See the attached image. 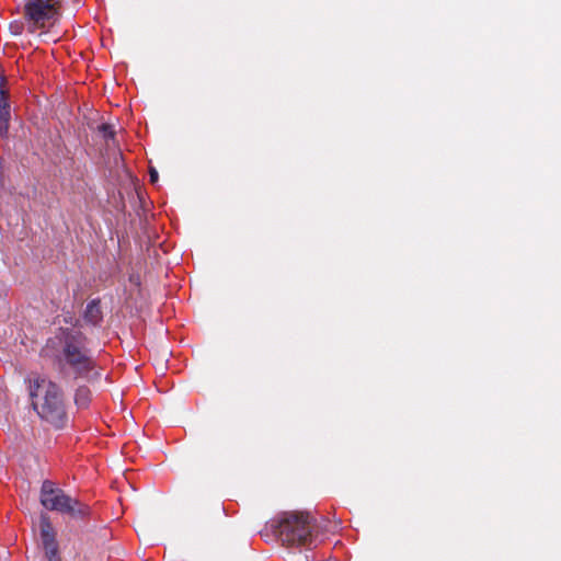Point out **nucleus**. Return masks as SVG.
<instances>
[{
    "mask_svg": "<svg viewBox=\"0 0 561 561\" xmlns=\"http://www.w3.org/2000/svg\"><path fill=\"white\" fill-rule=\"evenodd\" d=\"M87 336L79 330L59 328L55 337L47 341V347L58 344L60 346L57 356L59 363L68 366L76 378L94 381L100 379L101 374L96 370V363L87 347Z\"/></svg>",
    "mask_w": 561,
    "mask_h": 561,
    "instance_id": "f257e3e1",
    "label": "nucleus"
},
{
    "mask_svg": "<svg viewBox=\"0 0 561 561\" xmlns=\"http://www.w3.org/2000/svg\"><path fill=\"white\" fill-rule=\"evenodd\" d=\"M30 396L32 405L42 421L56 430L67 425L68 413L61 388L44 377L31 381Z\"/></svg>",
    "mask_w": 561,
    "mask_h": 561,
    "instance_id": "f03ea898",
    "label": "nucleus"
},
{
    "mask_svg": "<svg viewBox=\"0 0 561 561\" xmlns=\"http://www.w3.org/2000/svg\"><path fill=\"white\" fill-rule=\"evenodd\" d=\"M271 528L284 543L306 547L317 545L316 519L308 512H282L271 520Z\"/></svg>",
    "mask_w": 561,
    "mask_h": 561,
    "instance_id": "7ed1b4c3",
    "label": "nucleus"
},
{
    "mask_svg": "<svg viewBox=\"0 0 561 561\" xmlns=\"http://www.w3.org/2000/svg\"><path fill=\"white\" fill-rule=\"evenodd\" d=\"M41 504L49 511L83 519L90 515V506L66 494L55 483L45 480L41 488Z\"/></svg>",
    "mask_w": 561,
    "mask_h": 561,
    "instance_id": "20e7f679",
    "label": "nucleus"
},
{
    "mask_svg": "<svg viewBox=\"0 0 561 561\" xmlns=\"http://www.w3.org/2000/svg\"><path fill=\"white\" fill-rule=\"evenodd\" d=\"M60 15V0H26L23 7V18L31 33L53 26Z\"/></svg>",
    "mask_w": 561,
    "mask_h": 561,
    "instance_id": "39448f33",
    "label": "nucleus"
},
{
    "mask_svg": "<svg viewBox=\"0 0 561 561\" xmlns=\"http://www.w3.org/2000/svg\"><path fill=\"white\" fill-rule=\"evenodd\" d=\"M39 533L42 547L44 549L46 559L48 561H61L59 545L56 538V530L53 527L49 518L46 516H42L41 518Z\"/></svg>",
    "mask_w": 561,
    "mask_h": 561,
    "instance_id": "423d86ee",
    "label": "nucleus"
},
{
    "mask_svg": "<svg viewBox=\"0 0 561 561\" xmlns=\"http://www.w3.org/2000/svg\"><path fill=\"white\" fill-rule=\"evenodd\" d=\"M83 320L91 325H99L103 320V313L101 309V300L92 299L88 302L84 312Z\"/></svg>",
    "mask_w": 561,
    "mask_h": 561,
    "instance_id": "0eeeda50",
    "label": "nucleus"
},
{
    "mask_svg": "<svg viewBox=\"0 0 561 561\" xmlns=\"http://www.w3.org/2000/svg\"><path fill=\"white\" fill-rule=\"evenodd\" d=\"M92 392L87 386H79L75 392V404L78 409H87L91 402Z\"/></svg>",
    "mask_w": 561,
    "mask_h": 561,
    "instance_id": "6e6552de",
    "label": "nucleus"
},
{
    "mask_svg": "<svg viewBox=\"0 0 561 561\" xmlns=\"http://www.w3.org/2000/svg\"><path fill=\"white\" fill-rule=\"evenodd\" d=\"M0 122L10 123V104L7 90H0Z\"/></svg>",
    "mask_w": 561,
    "mask_h": 561,
    "instance_id": "1a4fd4ad",
    "label": "nucleus"
},
{
    "mask_svg": "<svg viewBox=\"0 0 561 561\" xmlns=\"http://www.w3.org/2000/svg\"><path fill=\"white\" fill-rule=\"evenodd\" d=\"M96 131L106 142L115 138V130L111 124H101L98 126Z\"/></svg>",
    "mask_w": 561,
    "mask_h": 561,
    "instance_id": "9d476101",
    "label": "nucleus"
},
{
    "mask_svg": "<svg viewBox=\"0 0 561 561\" xmlns=\"http://www.w3.org/2000/svg\"><path fill=\"white\" fill-rule=\"evenodd\" d=\"M10 31L14 35H20L23 32V24L19 22H12L10 24Z\"/></svg>",
    "mask_w": 561,
    "mask_h": 561,
    "instance_id": "9b49d317",
    "label": "nucleus"
},
{
    "mask_svg": "<svg viewBox=\"0 0 561 561\" xmlns=\"http://www.w3.org/2000/svg\"><path fill=\"white\" fill-rule=\"evenodd\" d=\"M8 133H9V123L0 122V135H1V137L7 138L8 137Z\"/></svg>",
    "mask_w": 561,
    "mask_h": 561,
    "instance_id": "f8f14e48",
    "label": "nucleus"
},
{
    "mask_svg": "<svg viewBox=\"0 0 561 561\" xmlns=\"http://www.w3.org/2000/svg\"><path fill=\"white\" fill-rule=\"evenodd\" d=\"M149 175H150V182L151 183H157V181H158V172H157V170L150 169Z\"/></svg>",
    "mask_w": 561,
    "mask_h": 561,
    "instance_id": "ddd939ff",
    "label": "nucleus"
},
{
    "mask_svg": "<svg viewBox=\"0 0 561 561\" xmlns=\"http://www.w3.org/2000/svg\"><path fill=\"white\" fill-rule=\"evenodd\" d=\"M64 321L68 324H73V325H77L78 324V321L73 322V317L72 316H69V317H65Z\"/></svg>",
    "mask_w": 561,
    "mask_h": 561,
    "instance_id": "4468645a",
    "label": "nucleus"
},
{
    "mask_svg": "<svg viewBox=\"0 0 561 561\" xmlns=\"http://www.w3.org/2000/svg\"><path fill=\"white\" fill-rule=\"evenodd\" d=\"M4 82H5V78L3 76H0V90H5Z\"/></svg>",
    "mask_w": 561,
    "mask_h": 561,
    "instance_id": "2eb2a0df",
    "label": "nucleus"
},
{
    "mask_svg": "<svg viewBox=\"0 0 561 561\" xmlns=\"http://www.w3.org/2000/svg\"><path fill=\"white\" fill-rule=\"evenodd\" d=\"M2 184V159L0 158V185Z\"/></svg>",
    "mask_w": 561,
    "mask_h": 561,
    "instance_id": "dca6fc26",
    "label": "nucleus"
}]
</instances>
